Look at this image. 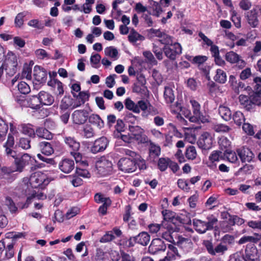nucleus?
Wrapping results in <instances>:
<instances>
[{"label": "nucleus", "mask_w": 261, "mask_h": 261, "mask_svg": "<svg viewBox=\"0 0 261 261\" xmlns=\"http://www.w3.org/2000/svg\"><path fill=\"white\" fill-rule=\"evenodd\" d=\"M145 104L146 105V108L142 111V116L143 117L147 118L149 115H155L158 114V110L151 105L147 100L145 101Z\"/></svg>", "instance_id": "a878e982"}, {"label": "nucleus", "mask_w": 261, "mask_h": 261, "mask_svg": "<svg viewBox=\"0 0 261 261\" xmlns=\"http://www.w3.org/2000/svg\"><path fill=\"white\" fill-rule=\"evenodd\" d=\"M232 118L234 123L238 126L241 125L245 120L243 114L240 111H237L234 112Z\"/></svg>", "instance_id": "c9c22d12"}, {"label": "nucleus", "mask_w": 261, "mask_h": 261, "mask_svg": "<svg viewBox=\"0 0 261 261\" xmlns=\"http://www.w3.org/2000/svg\"><path fill=\"white\" fill-rule=\"evenodd\" d=\"M6 75L9 76L14 75L17 70V59L16 56L12 52H9L3 64Z\"/></svg>", "instance_id": "20e7f679"}, {"label": "nucleus", "mask_w": 261, "mask_h": 261, "mask_svg": "<svg viewBox=\"0 0 261 261\" xmlns=\"http://www.w3.org/2000/svg\"><path fill=\"white\" fill-rule=\"evenodd\" d=\"M128 39L131 43H135L138 40H143L144 37L132 29L130 31Z\"/></svg>", "instance_id": "f704fd0d"}, {"label": "nucleus", "mask_w": 261, "mask_h": 261, "mask_svg": "<svg viewBox=\"0 0 261 261\" xmlns=\"http://www.w3.org/2000/svg\"><path fill=\"white\" fill-rule=\"evenodd\" d=\"M73 160L69 159H65L62 160L59 164L60 170L64 173H70L75 168Z\"/></svg>", "instance_id": "6ab92c4d"}, {"label": "nucleus", "mask_w": 261, "mask_h": 261, "mask_svg": "<svg viewBox=\"0 0 261 261\" xmlns=\"http://www.w3.org/2000/svg\"><path fill=\"white\" fill-rule=\"evenodd\" d=\"M76 174L80 176L89 178L90 177V174L87 169L82 168L81 167H76Z\"/></svg>", "instance_id": "5fc2aeb1"}, {"label": "nucleus", "mask_w": 261, "mask_h": 261, "mask_svg": "<svg viewBox=\"0 0 261 261\" xmlns=\"http://www.w3.org/2000/svg\"><path fill=\"white\" fill-rule=\"evenodd\" d=\"M39 147L41 152L46 155H50L54 152L53 146L51 142H41L39 144Z\"/></svg>", "instance_id": "b1692460"}, {"label": "nucleus", "mask_w": 261, "mask_h": 261, "mask_svg": "<svg viewBox=\"0 0 261 261\" xmlns=\"http://www.w3.org/2000/svg\"><path fill=\"white\" fill-rule=\"evenodd\" d=\"M14 138L9 134L6 142L4 144V154L9 159L14 160L13 164L15 166V171L19 173L22 172L25 167L31 162V156L27 153L22 154L18 153L14 149Z\"/></svg>", "instance_id": "f257e3e1"}, {"label": "nucleus", "mask_w": 261, "mask_h": 261, "mask_svg": "<svg viewBox=\"0 0 261 261\" xmlns=\"http://www.w3.org/2000/svg\"><path fill=\"white\" fill-rule=\"evenodd\" d=\"M219 144L221 150L225 152L227 150H229V147L230 146V142L225 137H222L219 140Z\"/></svg>", "instance_id": "79ce46f5"}, {"label": "nucleus", "mask_w": 261, "mask_h": 261, "mask_svg": "<svg viewBox=\"0 0 261 261\" xmlns=\"http://www.w3.org/2000/svg\"><path fill=\"white\" fill-rule=\"evenodd\" d=\"M72 93L74 97H76L78 100L82 101V103H84L87 100H88L89 97V95L84 91L80 92L78 95H76V94L73 92H72Z\"/></svg>", "instance_id": "864d4df0"}, {"label": "nucleus", "mask_w": 261, "mask_h": 261, "mask_svg": "<svg viewBox=\"0 0 261 261\" xmlns=\"http://www.w3.org/2000/svg\"><path fill=\"white\" fill-rule=\"evenodd\" d=\"M73 99L70 96H65L61 101L60 106L62 110H66L72 106Z\"/></svg>", "instance_id": "4c0bfd02"}, {"label": "nucleus", "mask_w": 261, "mask_h": 261, "mask_svg": "<svg viewBox=\"0 0 261 261\" xmlns=\"http://www.w3.org/2000/svg\"><path fill=\"white\" fill-rule=\"evenodd\" d=\"M190 103L192 106L193 115H192L190 111H187L185 112L186 118L192 122H202L205 123L208 122V119L206 116L203 115L200 111V105L198 102L195 100H191Z\"/></svg>", "instance_id": "7ed1b4c3"}, {"label": "nucleus", "mask_w": 261, "mask_h": 261, "mask_svg": "<svg viewBox=\"0 0 261 261\" xmlns=\"http://www.w3.org/2000/svg\"><path fill=\"white\" fill-rule=\"evenodd\" d=\"M161 152V148L159 146L151 144L149 149V153L150 156L153 157L158 156Z\"/></svg>", "instance_id": "052dcab7"}, {"label": "nucleus", "mask_w": 261, "mask_h": 261, "mask_svg": "<svg viewBox=\"0 0 261 261\" xmlns=\"http://www.w3.org/2000/svg\"><path fill=\"white\" fill-rule=\"evenodd\" d=\"M23 134L29 136L30 137L34 138L35 136V132L34 130L27 125H23L22 128Z\"/></svg>", "instance_id": "680f3d73"}, {"label": "nucleus", "mask_w": 261, "mask_h": 261, "mask_svg": "<svg viewBox=\"0 0 261 261\" xmlns=\"http://www.w3.org/2000/svg\"><path fill=\"white\" fill-rule=\"evenodd\" d=\"M246 16L248 23L252 28L256 27L258 24L257 12L253 9L246 13Z\"/></svg>", "instance_id": "4be33fe9"}, {"label": "nucleus", "mask_w": 261, "mask_h": 261, "mask_svg": "<svg viewBox=\"0 0 261 261\" xmlns=\"http://www.w3.org/2000/svg\"><path fill=\"white\" fill-rule=\"evenodd\" d=\"M164 96L167 103H172L175 99L172 89L169 87H165Z\"/></svg>", "instance_id": "72a5a7b5"}, {"label": "nucleus", "mask_w": 261, "mask_h": 261, "mask_svg": "<svg viewBox=\"0 0 261 261\" xmlns=\"http://www.w3.org/2000/svg\"><path fill=\"white\" fill-rule=\"evenodd\" d=\"M255 105H261V98H260L259 96H258L255 98H253V101L249 100V101L243 107L247 111H251L255 107Z\"/></svg>", "instance_id": "ea45409f"}, {"label": "nucleus", "mask_w": 261, "mask_h": 261, "mask_svg": "<svg viewBox=\"0 0 261 261\" xmlns=\"http://www.w3.org/2000/svg\"><path fill=\"white\" fill-rule=\"evenodd\" d=\"M181 46L178 43L164 46L163 51L165 56L171 60H175L177 55L181 53Z\"/></svg>", "instance_id": "1a4fd4ad"}, {"label": "nucleus", "mask_w": 261, "mask_h": 261, "mask_svg": "<svg viewBox=\"0 0 261 261\" xmlns=\"http://www.w3.org/2000/svg\"><path fill=\"white\" fill-rule=\"evenodd\" d=\"M8 241H0V261H7L14 255L15 242Z\"/></svg>", "instance_id": "39448f33"}, {"label": "nucleus", "mask_w": 261, "mask_h": 261, "mask_svg": "<svg viewBox=\"0 0 261 261\" xmlns=\"http://www.w3.org/2000/svg\"><path fill=\"white\" fill-rule=\"evenodd\" d=\"M25 16L23 13H18L15 19V24L16 27L20 28L23 24V18Z\"/></svg>", "instance_id": "774afa93"}, {"label": "nucleus", "mask_w": 261, "mask_h": 261, "mask_svg": "<svg viewBox=\"0 0 261 261\" xmlns=\"http://www.w3.org/2000/svg\"><path fill=\"white\" fill-rule=\"evenodd\" d=\"M109 141L105 137H102L96 140L91 148V151L93 153L102 151L107 148Z\"/></svg>", "instance_id": "2eb2a0df"}, {"label": "nucleus", "mask_w": 261, "mask_h": 261, "mask_svg": "<svg viewBox=\"0 0 261 261\" xmlns=\"http://www.w3.org/2000/svg\"><path fill=\"white\" fill-rule=\"evenodd\" d=\"M214 80L219 83L224 84L227 79L226 72L221 69L216 70V74L214 77Z\"/></svg>", "instance_id": "473e14b6"}, {"label": "nucleus", "mask_w": 261, "mask_h": 261, "mask_svg": "<svg viewBox=\"0 0 261 261\" xmlns=\"http://www.w3.org/2000/svg\"><path fill=\"white\" fill-rule=\"evenodd\" d=\"M38 137L45 139L46 140H51L53 138V135L45 127H40L36 129L35 135Z\"/></svg>", "instance_id": "bb28decb"}, {"label": "nucleus", "mask_w": 261, "mask_h": 261, "mask_svg": "<svg viewBox=\"0 0 261 261\" xmlns=\"http://www.w3.org/2000/svg\"><path fill=\"white\" fill-rule=\"evenodd\" d=\"M223 153L220 151H215L212 152L209 157L212 162L218 161L219 159H223Z\"/></svg>", "instance_id": "4d7b16f0"}, {"label": "nucleus", "mask_w": 261, "mask_h": 261, "mask_svg": "<svg viewBox=\"0 0 261 261\" xmlns=\"http://www.w3.org/2000/svg\"><path fill=\"white\" fill-rule=\"evenodd\" d=\"M135 240L137 243L145 246L148 244L150 241V236L147 232L143 231L135 236Z\"/></svg>", "instance_id": "cd10ccee"}, {"label": "nucleus", "mask_w": 261, "mask_h": 261, "mask_svg": "<svg viewBox=\"0 0 261 261\" xmlns=\"http://www.w3.org/2000/svg\"><path fill=\"white\" fill-rule=\"evenodd\" d=\"M95 166L97 174L102 176L111 174L113 171L112 163L104 157L96 162Z\"/></svg>", "instance_id": "423d86ee"}, {"label": "nucleus", "mask_w": 261, "mask_h": 261, "mask_svg": "<svg viewBox=\"0 0 261 261\" xmlns=\"http://www.w3.org/2000/svg\"><path fill=\"white\" fill-rule=\"evenodd\" d=\"M105 53L106 56H110L112 58H116L118 54L117 49L112 46L106 48Z\"/></svg>", "instance_id": "6e6d98bb"}, {"label": "nucleus", "mask_w": 261, "mask_h": 261, "mask_svg": "<svg viewBox=\"0 0 261 261\" xmlns=\"http://www.w3.org/2000/svg\"><path fill=\"white\" fill-rule=\"evenodd\" d=\"M72 118L75 124H84L88 118V112L85 110H76L73 113Z\"/></svg>", "instance_id": "dca6fc26"}, {"label": "nucleus", "mask_w": 261, "mask_h": 261, "mask_svg": "<svg viewBox=\"0 0 261 261\" xmlns=\"http://www.w3.org/2000/svg\"><path fill=\"white\" fill-rule=\"evenodd\" d=\"M125 124L122 120L118 119L117 120L116 124L115 126V130L114 132V136L115 138H119L121 133L124 131Z\"/></svg>", "instance_id": "2f4dec72"}, {"label": "nucleus", "mask_w": 261, "mask_h": 261, "mask_svg": "<svg viewBox=\"0 0 261 261\" xmlns=\"http://www.w3.org/2000/svg\"><path fill=\"white\" fill-rule=\"evenodd\" d=\"M169 162H170V159L169 158H162L159 159L158 166L160 170L161 171H165L169 166Z\"/></svg>", "instance_id": "a19ab883"}, {"label": "nucleus", "mask_w": 261, "mask_h": 261, "mask_svg": "<svg viewBox=\"0 0 261 261\" xmlns=\"http://www.w3.org/2000/svg\"><path fill=\"white\" fill-rule=\"evenodd\" d=\"M152 8L153 10L152 14L156 17H159L162 12L161 7L157 2H153Z\"/></svg>", "instance_id": "bf43d9fd"}, {"label": "nucleus", "mask_w": 261, "mask_h": 261, "mask_svg": "<svg viewBox=\"0 0 261 261\" xmlns=\"http://www.w3.org/2000/svg\"><path fill=\"white\" fill-rule=\"evenodd\" d=\"M54 90L55 94L57 95V98L61 96L64 94L63 84L60 81L57 84H55Z\"/></svg>", "instance_id": "603ef678"}, {"label": "nucleus", "mask_w": 261, "mask_h": 261, "mask_svg": "<svg viewBox=\"0 0 261 261\" xmlns=\"http://www.w3.org/2000/svg\"><path fill=\"white\" fill-rule=\"evenodd\" d=\"M207 57L205 56H196L192 59L193 64H197L198 67L201 66L206 60Z\"/></svg>", "instance_id": "3c124183"}, {"label": "nucleus", "mask_w": 261, "mask_h": 261, "mask_svg": "<svg viewBox=\"0 0 261 261\" xmlns=\"http://www.w3.org/2000/svg\"><path fill=\"white\" fill-rule=\"evenodd\" d=\"M6 205L11 213L15 214L17 212L18 207L11 197H7L6 198Z\"/></svg>", "instance_id": "58836bf2"}, {"label": "nucleus", "mask_w": 261, "mask_h": 261, "mask_svg": "<svg viewBox=\"0 0 261 261\" xmlns=\"http://www.w3.org/2000/svg\"><path fill=\"white\" fill-rule=\"evenodd\" d=\"M207 221H202L198 219L193 220V224L195 229L199 233H204L207 230L213 229L218 222L217 218L211 216L206 218Z\"/></svg>", "instance_id": "f03ea898"}, {"label": "nucleus", "mask_w": 261, "mask_h": 261, "mask_svg": "<svg viewBox=\"0 0 261 261\" xmlns=\"http://www.w3.org/2000/svg\"><path fill=\"white\" fill-rule=\"evenodd\" d=\"M178 187L181 189L188 191L190 189L188 181L183 179H179L177 181Z\"/></svg>", "instance_id": "338daca9"}, {"label": "nucleus", "mask_w": 261, "mask_h": 261, "mask_svg": "<svg viewBox=\"0 0 261 261\" xmlns=\"http://www.w3.org/2000/svg\"><path fill=\"white\" fill-rule=\"evenodd\" d=\"M29 182L33 188H43V185L48 184V180L45 179L42 175L35 173L31 175L29 179Z\"/></svg>", "instance_id": "9b49d317"}, {"label": "nucleus", "mask_w": 261, "mask_h": 261, "mask_svg": "<svg viewBox=\"0 0 261 261\" xmlns=\"http://www.w3.org/2000/svg\"><path fill=\"white\" fill-rule=\"evenodd\" d=\"M240 58V56L233 51H229L225 55L226 60L231 64H234L238 62Z\"/></svg>", "instance_id": "e433bc0d"}, {"label": "nucleus", "mask_w": 261, "mask_h": 261, "mask_svg": "<svg viewBox=\"0 0 261 261\" xmlns=\"http://www.w3.org/2000/svg\"><path fill=\"white\" fill-rule=\"evenodd\" d=\"M39 98L41 103V105L50 106L54 102V97L49 93L41 91L38 94Z\"/></svg>", "instance_id": "412c9836"}, {"label": "nucleus", "mask_w": 261, "mask_h": 261, "mask_svg": "<svg viewBox=\"0 0 261 261\" xmlns=\"http://www.w3.org/2000/svg\"><path fill=\"white\" fill-rule=\"evenodd\" d=\"M124 105L126 109L137 114H139L141 110H144L146 108L145 100H140L136 103L129 97L125 99Z\"/></svg>", "instance_id": "9d476101"}, {"label": "nucleus", "mask_w": 261, "mask_h": 261, "mask_svg": "<svg viewBox=\"0 0 261 261\" xmlns=\"http://www.w3.org/2000/svg\"><path fill=\"white\" fill-rule=\"evenodd\" d=\"M235 225L232 215H229L227 220L223 221L221 227L223 232H229L233 230L232 226Z\"/></svg>", "instance_id": "c85d7f7f"}, {"label": "nucleus", "mask_w": 261, "mask_h": 261, "mask_svg": "<svg viewBox=\"0 0 261 261\" xmlns=\"http://www.w3.org/2000/svg\"><path fill=\"white\" fill-rule=\"evenodd\" d=\"M203 245L205 247L208 253L213 256L223 255L228 249V247L227 245H224V244H222L221 243L214 247L212 242L208 240L204 241Z\"/></svg>", "instance_id": "0eeeda50"}, {"label": "nucleus", "mask_w": 261, "mask_h": 261, "mask_svg": "<svg viewBox=\"0 0 261 261\" xmlns=\"http://www.w3.org/2000/svg\"><path fill=\"white\" fill-rule=\"evenodd\" d=\"M17 87L19 91L23 94H28L31 91L30 86L24 82H20L18 84Z\"/></svg>", "instance_id": "49530a36"}, {"label": "nucleus", "mask_w": 261, "mask_h": 261, "mask_svg": "<svg viewBox=\"0 0 261 261\" xmlns=\"http://www.w3.org/2000/svg\"><path fill=\"white\" fill-rule=\"evenodd\" d=\"M197 145L202 149H208L212 145V138L207 132H204L201 135L197 141Z\"/></svg>", "instance_id": "4468645a"}, {"label": "nucleus", "mask_w": 261, "mask_h": 261, "mask_svg": "<svg viewBox=\"0 0 261 261\" xmlns=\"http://www.w3.org/2000/svg\"><path fill=\"white\" fill-rule=\"evenodd\" d=\"M128 129L129 131V136L132 139L135 140L138 142H142V135L144 133V130L139 126L136 125H129Z\"/></svg>", "instance_id": "f3484780"}, {"label": "nucleus", "mask_w": 261, "mask_h": 261, "mask_svg": "<svg viewBox=\"0 0 261 261\" xmlns=\"http://www.w3.org/2000/svg\"><path fill=\"white\" fill-rule=\"evenodd\" d=\"M31 140L30 138H21L19 139L18 146L23 149H28L31 148Z\"/></svg>", "instance_id": "09e8293b"}, {"label": "nucleus", "mask_w": 261, "mask_h": 261, "mask_svg": "<svg viewBox=\"0 0 261 261\" xmlns=\"http://www.w3.org/2000/svg\"><path fill=\"white\" fill-rule=\"evenodd\" d=\"M166 249V245L164 242L159 238L154 239L152 240L148 247V251L150 254H155L159 252L164 251Z\"/></svg>", "instance_id": "f8f14e48"}, {"label": "nucleus", "mask_w": 261, "mask_h": 261, "mask_svg": "<svg viewBox=\"0 0 261 261\" xmlns=\"http://www.w3.org/2000/svg\"><path fill=\"white\" fill-rule=\"evenodd\" d=\"M29 106L33 109H38L41 107V102L39 96L32 95L28 99Z\"/></svg>", "instance_id": "7c9ffc66"}, {"label": "nucleus", "mask_w": 261, "mask_h": 261, "mask_svg": "<svg viewBox=\"0 0 261 261\" xmlns=\"http://www.w3.org/2000/svg\"><path fill=\"white\" fill-rule=\"evenodd\" d=\"M237 152L242 162H250L253 157V153L250 149L242 147L237 150Z\"/></svg>", "instance_id": "a211bd4d"}, {"label": "nucleus", "mask_w": 261, "mask_h": 261, "mask_svg": "<svg viewBox=\"0 0 261 261\" xmlns=\"http://www.w3.org/2000/svg\"><path fill=\"white\" fill-rule=\"evenodd\" d=\"M244 261H260L258 250L256 247L252 245L247 246L243 255Z\"/></svg>", "instance_id": "ddd939ff"}, {"label": "nucleus", "mask_w": 261, "mask_h": 261, "mask_svg": "<svg viewBox=\"0 0 261 261\" xmlns=\"http://www.w3.org/2000/svg\"><path fill=\"white\" fill-rule=\"evenodd\" d=\"M162 214L165 220L171 221L173 223L175 224V222H174V217L175 215V213L169 210H165L162 211Z\"/></svg>", "instance_id": "8fccbe9b"}, {"label": "nucleus", "mask_w": 261, "mask_h": 261, "mask_svg": "<svg viewBox=\"0 0 261 261\" xmlns=\"http://www.w3.org/2000/svg\"><path fill=\"white\" fill-rule=\"evenodd\" d=\"M234 242V238L233 236L230 234L224 235L221 239V243L224 245H231Z\"/></svg>", "instance_id": "de8ad7c7"}, {"label": "nucleus", "mask_w": 261, "mask_h": 261, "mask_svg": "<svg viewBox=\"0 0 261 261\" xmlns=\"http://www.w3.org/2000/svg\"><path fill=\"white\" fill-rule=\"evenodd\" d=\"M89 122L93 125L101 129L104 126V122L97 114H92L88 118Z\"/></svg>", "instance_id": "393cba45"}, {"label": "nucleus", "mask_w": 261, "mask_h": 261, "mask_svg": "<svg viewBox=\"0 0 261 261\" xmlns=\"http://www.w3.org/2000/svg\"><path fill=\"white\" fill-rule=\"evenodd\" d=\"M197 152L195 147L190 146L188 147L186 151V156L189 160H194L196 158Z\"/></svg>", "instance_id": "c03bdc74"}, {"label": "nucleus", "mask_w": 261, "mask_h": 261, "mask_svg": "<svg viewBox=\"0 0 261 261\" xmlns=\"http://www.w3.org/2000/svg\"><path fill=\"white\" fill-rule=\"evenodd\" d=\"M119 169L125 172H133L136 171V160L129 158H124L119 160L118 162Z\"/></svg>", "instance_id": "6e6552de"}, {"label": "nucleus", "mask_w": 261, "mask_h": 261, "mask_svg": "<svg viewBox=\"0 0 261 261\" xmlns=\"http://www.w3.org/2000/svg\"><path fill=\"white\" fill-rule=\"evenodd\" d=\"M111 200H107V201L105 203H103L98 208V212L101 214L102 216L105 215L107 212V209L109 206L111 204Z\"/></svg>", "instance_id": "e2e57ef3"}, {"label": "nucleus", "mask_w": 261, "mask_h": 261, "mask_svg": "<svg viewBox=\"0 0 261 261\" xmlns=\"http://www.w3.org/2000/svg\"><path fill=\"white\" fill-rule=\"evenodd\" d=\"M162 36L160 38L159 41L162 44H164V46L169 45L173 43L172 37L164 33L162 35Z\"/></svg>", "instance_id": "a18cd8bd"}, {"label": "nucleus", "mask_w": 261, "mask_h": 261, "mask_svg": "<svg viewBox=\"0 0 261 261\" xmlns=\"http://www.w3.org/2000/svg\"><path fill=\"white\" fill-rule=\"evenodd\" d=\"M64 141L66 145L72 150V151H79L80 148V144L74 137L66 136L64 138Z\"/></svg>", "instance_id": "5701e85b"}, {"label": "nucleus", "mask_w": 261, "mask_h": 261, "mask_svg": "<svg viewBox=\"0 0 261 261\" xmlns=\"http://www.w3.org/2000/svg\"><path fill=\"white\" fill-rule=\"evenodd\" d=\"M34 76L38 82L45 83L47 80V71L43 68L36 65L34 68Z\"/></svg>", "instance_id": "aec40b11"}, {"label": "nucleus", "mask_w": 261, "mask_h": 261, "mask_svg": "<svg viewBox=\"0 0 261 261\" xmlns=\"http://www.w3.org/2000/svg\"><path fill=\"white\" fill-rule=\"evenodd\" d=\"M94 199L96 202L98 203H105L107 200H111L109 197H106L101 193H97L94 196Z\"/></svg>", "instance_id": "69168bd1"}, {"label": "nucleus", "mask_w": 261, "mask_h": 261, "mask_svg": "<svg viewBox=\"0 0 261 261\" xmlns=\"http://www.w3.org/2000/svg\"><path fill=\"white\" fill-rule=\"evenodd\" d=\"M83 131L84 136L87 138H90L93 137L95 134L93 128L90 125H88L85 126Z\"/></svg>", "instance_id": "13d9d810"}, {"label": "nucleus", "mask_w": 261, "mask_h": 261, "mask_svg": "<svg viewBox=\"0 0 261 261\" xmlns=\"http://www.w3.org/2000/svg\"><path fill=\"white\" fill-rule=\"evenodd\" d=\"M219 113L221 117L225 121H229L232 118L231 111L227 107L220 106L219 107Z\"/></svg>", "instance_id": "c756f323"}, {"label": "nucleus", "mask_w": 261, "mask_h": 261, "mask_svg": "<svg viewBox=\"0 0 261 261\" xmlns=\"http://www.w3.org/2000/svg\"><path fill=\"white\" fill-rule=\"evenodd\" d=\"M115 239L112 231L107 232L100 239L101 243H107L110 242Z\"/></svg>", "instance_id": "0e129e2a"}, {"label": "nucleus", "mask_w": 261, "mask_h": 261, "mask_svg": "<svg viewBox=\"0 0 261 261\" xmlns=\"http://www.w3.org/2000/svg\"><path fill=\"white\" fill-rule=\"evenodd\" d=\"M223 156V159H226L231 163H235L238 160V157L236 153L230 150L224 152Z\"/></svg>", "instance_id": "37998d69"}]
</instances>
